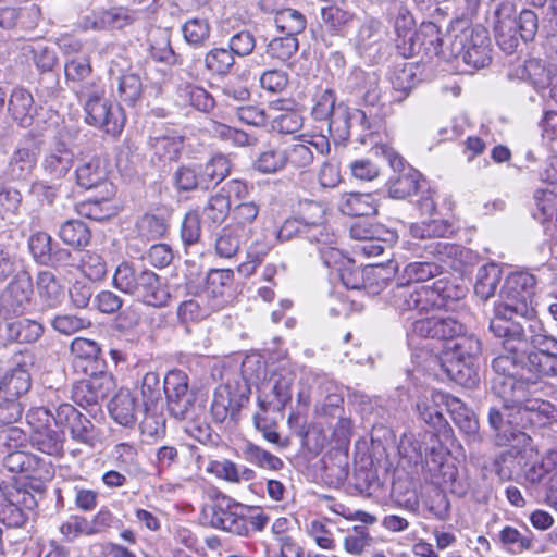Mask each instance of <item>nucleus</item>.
<instances>
[{
    "label": "nucleus",
    "instance_id": "obj_1",
    "mask_svg": "<svg viewBox=\"0 0 557 557\" xmlns=\"http://www.w3.org/2000/svg\"><path fill=\"white\" fill-rule=\"evenodd\" d=\"M535 278L532 274L518 272L508 275L500 288V300L494 307V315L490 320V331L500 339L505 350L492 363L502 379L525 376L532 371L525 357L529 346L524 324L535 318L532 307Z\"/></svg>",
    "mask_w": 557,
    "mask_h": 557
},
{
    "label": "nucleus",
    "instance_id": "obj_2",
    "mask_svg": "<svg viewBox=\"0 0 557 557\" xmlns=\"http://www.w3.org/2000/svg\"><path fill=\"white\" fill-rule=\"evenodd\" d=\"M493 29L499 48L507 54L517 51L520 40H533L537 30V16L531 10H522L516 17L515 0H491Z\"/></svg>",
    "mask_w": 557,
    "mask_h": 557
},
{
    "label": "nucleus",
    "instance_id": "obj_3",
    "mask_svg": "<svg viewBox=\"0 0 557 557\" xmlns=\"http://www.w3.org/2000/svg\"><path fill=\"white\" fill-rule=\"evenodd\" d=\"M113 285L137 301L153 308H163L171 299L169 285L163 277L146 268L136 269L128 262L117 265Z\"/></svg>",
    "mask_w": 557,
    "mask_h": 557
},
{
    "label": "nucleus",
    "instance_id": "obj_4",
    "mask_svg": "<svg viewBox=\"0 0 557 557\" xmlns=\"http://www.w3.org/2000/svg\"><path fill=\"white\" fill-rule=\"evenodd\" d=\"M448 52L445 60L460 58L473 70L483 69L492 62V47L487 30L484 27H467L457 34H448Z\"/></svg>",
    "mask_w": 557,
    "mask_h": 557
},
{
    "label": "nucleus",
    "instance_id": "obj_5",
    "mask_svg": "<svg viewBox=\"0 0 557 557\" xmlns=\"http://www.w3.org/2000/svg\"><path fill=\"white\" fill-rule=\"evenodd\" d=\"M336 94L335 90L330 87H318L312 96V109L311 115L317 121H323L327 123L329 136L333 139H347L348 122L349 120H359L364 129H369V133L364 136H381V123L372 125L368 120L364 111H357L351 117L343 116L339 119H332V114L335 109Z\"/></svg>",
    "mask_w": 557,
    "mask_h": 557
},
{
    "label": "nucleus",
    "instance_id": "obj_6",
    "mask_svg": "<svg viewBox=\"0 0 557 557\" xmlns=\"http://www.w3.org/2000/svg\"><path fill=\"white\" fill-rule=\"evenodd\" d=\"M37 507L35 496L14 479L0 482V522L22 528Z\"/></svg>",
    "mask_w": 557,
    "mask_h": 557
},
{
    "label": "nucleus",
    "instance_id": "obj_7",
    "mask_svg": "<svg viewBox=\"0 0 557 557\" xmlns=\"http://www.w3.org/2000/svg\"><path fill=\"white\" fill-rule=\"evenodd\" d=\"M250 386L240 376L227 380L220 384L213 392L211 403V416L218 423L224 422L227 418L235 420L242 407L248 403Z\"/></svg>",
    "mask_w": 557,
    "mask_h": 557
},
{
    "label": "nucleus",
    "instance_id": "obj_8",
    "mask_svg": "<svg viewBox=\"0 0 557 557\" xmlns=\"http://www.w3.org/2000/svg\"><path fill=\"white\" fill-rule=\"evenodd\" d=\"M372 151L375 156L385 158L395 172L387 182L388 194L392 198L405 199L418 191V172L410 168L405 170L404 159L394 148L387 143H381L376 144Z\"/></svg>",
    "mask_w": 557,
    "mask_h": 557
},
{
    "label": "nucleus",
    "instance_id": "obj_9",
    "mask_svg": "<svg viewBox=\"0 0 557 557\" xmlns=\"http://www.w3.org/2000/svg\"><path fill=\"white\" fill-rule=\"evenodd\" d=\"M33 287L30 274L18 271L0 292V317L8 319L25 314L30 307Z\"/></svg>",
    "mask_w": 557,
    "mask_h": 557
},
{
    "label": "nucleus",
    "instance_id": "obj_10",
    "mask_svg": "<svg viewBox=\"0 0 557 557\" xmlns=\"http://www.w3.org/2000/svg\"><path fill=\"white\" fill-rule=\"evenodd\" d=\"M448 49L449 40L441 36L440 28L432 22L422 23L414 33H410L406 47L398 45L399 52L406 58L424 53L428 57H440L445 60V52H448Z\"/></svg>",
    "mask_w": 557,
    "mask_h": 557
},
{
    "label": "nucleus",
    "instance_id": "obj_11",
    "mask_svg": "<svg viewBox=\"0 0 557 557\" xmlns=\"http://www.w3.org/2000/svg\"><path fill=\"white\" fill-rule=\"evenodd\" d=\"M356 30L349 42L361 57L374 60L386 45L387 29L374 17L356 18Z\"/></svg>",
    "mask_w": 557,
    "mask_h": 557
},
{
    "label": "nucleus",
    "instance_id": "obj_12",
    "mask_svg": "<svg viewBox=\"0 0 557 557\" xmlns=\"http://www.w3.org/2000/svg\"><path fill=\"white\" fill-rule=\"evenodd\" d=\"M541 377L543 375L530 371L525 376L502 379L495 382V388L503 400V409L515 411L513 414L520 416L527 404L534 400L531 397L530 386L536 384Z\"/></svg>",
    "mask_w": 557,
    "mask_h": 557
},
{
    "label": "nucleus",
    "instance_id": "obj_13",
    "mask_svg": "<svg viewBox=\"0 0 557 557\" xmlns=\"http://www.w3.org/2000/svg\"><path fill=\"white\" fill-rule=\"evenodd\" d=\"M339 280L347 289H364L368 294H379L386 286L382 267H355L350 260L337 268Z\"/></svg>",
    "mask_w": 557,
    "mask_h": 557
},
{
    "label": "nucleus",
    "instance_id": "obj_14",
    "mask_svg": "<svg viewBox=\"0 0 557 557\" xmlns=\"http://www.w3.org/2000/svg\"><path fill=\"white\" fill-rule=\"evenodd\" d=\"M297 219L305 227V238L312 244H335V234L326 225L325 209L315 201L300 202Z\"/></svg>",
    "mask_w": 557,
    "mask_h": 557
},
{
    "label": "nucleus",
    "instance_id": "obj_15",
    "mask_svg": "<svg viewBox=\"0 0 557 557\" xmlns=\"http://www.w3.org/2000/svg\"><path fill=\"white\" fill-rule=\"evenodd\" d=\"M163 392L171 414L176 419H186L195 400L189 391L187 374L182 370L168 372L163 381Z\"/></svg>",
    "mask_w": 557,
    "mask_h": 557
},
{
    "label": "nucleus",
    "instance_id": "obj_16",
    "mask_svg": "<svg viewBox=\"0 0 557 557\" xmlns=\"http://www.w3.org/2000/svg\"><path fill=\"white\" fill-rule=\"evenodd\" d=\"M433 294L429 290V285L417 283L397 284L391 292L388 301L400 313L417 311L419 313L428 312L432 309Z\"/></svg>",
    "mask_w": 557,
    "mask_h": 557
},
{
    "label": "nucleus",
    "instance_id": "obj_17",
    "mask_svg": "<svg viewBox=\"0 0 557 557\" xmlns=\"http://www.w3.org/2000/svg\"><path fill=\"white\" fill-rule=\"evenodd\" d=\"M55 425L69 429L71 437L82 444L92 446L96 441L94 423L71 404L64 403L55 408Z\"/></svg>",
    "mask_w": 557,
    "mask_h": 557
},
{
    "label": "nucleus",
    "instance_id": "obj_18",
    "mask_svg": "<svg viewBox=\"0 0 557 557\" xmlns=\"http://www.w3.org/2000/svg\"><path fill=\"white\" fill-rule=\"evenodd\" d=\"M114 387L112 375L100 371L76 382L72 387V399L81 407L97 405L104 400Z\"/></svg>",
    "mask_w": 557,
    "mask_h": 557
},
{
    "label": "nucleus",
    "instance_id": "obj_19",
    "mask_svg": "<svg viewBox=\"0 0 557 557\" xmlns=\"http://www.w3.org/2000/svg\"><path fill=\"white\" fill-rule=\"evenodd\" d=\"M232 499L222 496L220 503L205 507L203 516L209 519L212 528L236 534L239 536H248L249 529L246 517L237 515L231 510Z\"/></svg>",
    "mask_w": 557,
    "mask_h": 557
},
{
    "label": "nucleus",
    "instance_id": "obj_20",
    "mask_svg": "<svg viewBox=\"0 0 557 557\" xmlns=\"http://www.w3.org/2000/svg\"><path fill=\"white\" fill-rule=\"evenodd\" d=\"M465 332L463 323L451 315L417 320L411 326L413 335L453 342Z\"/></svg>",
    "mask_w": 557,
    "mask_h": 557
},
{
    "label": "nucleus",
    "instance_id": "obj_21",
    "mask_svg": "<svg viewBox=\"0 0 557 557\" xmlns=\"http://www.w3.org/2000/svg\"><path fill=\"white\" fill-rule=\"evenodd\" d=\"M398 450L400 456L407 459L409 463L421 465L430 472H435L437 468L443 467L442 453L434 447L428 453V448L423 446L422 441L412 433L404 434L400 437Z\"/></svg>",
    "mask_w": 557,
    "mask_h": 557
},
{
    "label": "nucleus",
    "instance_id": "obj_22",
    "mask_svg": "<svg viewBox=\"0 0 557 557\" xmlns=\"http://www.w3.org/2000/svg\"><path fill=\"white\" fill-rule=\"evenodd\" d=\"M535 351L525 355L532 371L543 375H554L557 369V339L546 335L534 337Z\"/></svg>",
    "mask_w": 557,
    "mask_h": 557
},
{
    "label": "nucleus",
    "instance_id": "obj_23",
    "mask_svg": "<svg viewBox=\"0 0 557 557\" xmlns=\"http://www.w3.org/2000/svg\"><path fill=\"white\" fill-rule=\"evenodd\" d=\"M86 121L88 124L97 126L110 136H119L124 127V119L121 116L120 110H112L109 101L103 99L84 106Z\"/></svg>",
    "mask_w": 557,
    "mask_h": 557
},
{
    "label": "nucleus",
    "instance_id": "obj_24",
    "mask_svg": "<svg viewBox=\"0 0 557 557\" xmlns=\"http://www.w3.org/2000/svg\"><path fill=\"white\" fill-rule=\"evenodd\" d=\"M109 412L112 419L120 425L132 428L137 423L138 416L145 407L128 389H120L109 403Z\"/></svg>",
    "mask_w": 557,
    "mask_h": 557
},
{
    "label": "nucleus",
    "instance_id": "obj_25",
    "mask_svg": "<svg viewBox=\"0 0 557 557\" xmlns=\"http://www.w3.org/2000/svg\"><path fill=\"white\" fill-rule=\"evenodd\" d=\"M44 333V326L29 319L0 323V346L9 343L30 344L37 342Z\"/></svg>",
    "mask_w": 557,
    "mask_h": 557
},
{
    "label": "nucleus",
    "instance_id": "obj_26",
    "mask_svg": "<svg viewBox=\"0 0 557 557\" xmlns=\"http://www.w3.org/2000/svg\"><path fill=\"white\" fill-rule=\"evenodd\" d=\"M453 396L443 392H432L430 397L419 398L417 401V411L419 417L437 432L447 431V421L445 420L441 407L448 410V400Z\"/></svg>",
    "mask_w": 557,
    "mask_h": 557
},
{
    "label": "nucleus",
    "instance_id": "obj_27",
    "mask_svg": "<svg viewBox=\"0 0 557 557\" xmlns=\"http://www.w3.org/2000/svg\"><path fill=\"white\" fill-rule=\"evenodd\" d=\"M20 50L22 55L32 61L35 67L41 73L53 71L59 63L55 49L42 38L24 41Z\"/></svg>",
    "mask_w": 557,
    "mask_h": 557
},
{
    "label": "nucleus",
    "instance_id": "obj_28",
    "mask_svg": "<svg viewBox=\"0 0 557 557\" xmlns=\"http://www.w3.org/2000/svg\"><path fill=\"white\" fill-rule=\"evenodd\" d=\"M556 177L557 171L553 165L541 173V180L543 183H546L547 186L539 188L535 191L534 199L536 203V212L534 213V218L540 220L542 223L550 221L557 212L555 193Z\"/></svg>",
    "mask_w": 557,
    "mask_h": 557
},
{
    "label": "nucleus",
    "instance_id": "obj_29",
    "mask_svg": "<svg viewBox=\"0 0 557 557\" xmlns=\"http://www.w3.org/2000/svg\"><path fill=\"white\" fill-rule=\"evenodd\" d=\"M295 375L292 371L285 368H280L274 371L269 377L268 382L263 385L264 391H269L273 396V400L267 401L272 411L281 412L287 403L292 399V386Z\"/></svg>",
    "mask_w": 557,
    "mask_h": 557
},
{
    "label": "nucleus",
    "instance_id": "obj_30",
    "mask_svg": "<svg viewBox=\"0 0 557 557\" xmlns=\"http://www.w3.org/2000/svg\"><path fill=\"white\" fill-rule=\"evenodd\" d=\"M524 69L536 91L543 98L554 99L556 65L546 64L540 59H531L527 61Z\"/></svg>",
    "mask_w": 557,
    "mask_h": 557
},
{
    "label": "nucleus",
    "instance_id": "obj_31",
    "mask_svg": "<svg viewBox=\"0 0 557 557\" xmlns=\"http://www.w3.org/2000/svg\"><path fill=\"white\" fill-rule=\"evenodd\" d=\"M555 407L548 401L534 398L527 404L521 414L509 413V423H513L522 429L528 425L544 426L552 423L554 419Z\"/></svg>",
    "mask_w": 557,
    "mask_h": 557
},
{
    "label": "nucleus",
    "instance_id": "obj_32",
    "mask_svg": "<svg viewBox=\"0 0 557 557\" xmlns=\"http://www.w3.org/2000/svg\"><path fill=\"white\" fill-rule=\"evenodd\" d=\"M234 280V273L230 269H212L207 274L203 296L210 301L211 309H220L226 302L225 292Z\"/></svg>",
    "mask_w": 557,
    "mask_h": 557
},
{
    "label": "nucleus",
    "instance_id": "obj_33",
    "mask_svg": "<svg viewBox=\"0 0 557 557\" xmlns=\"http://www.w3.org/2000/svg\"><path fill=\"white\" fill-rule=\"evenodd\" d=\"M348 87L356 91L367 106L374 107L381 100L379 77L375 73H367L361 69H354L348 77Z\"/></svg>",
    "mask_w": 557,
    "mask_h": 557
},
{
    "label": "nucleus",
    "instance_id": "obj_34",
    "mask_svg": "<svg viewBox=\"0 0 557 557\" xmlns=\"http://www.w3.org/2000/svg\"><path fill=\"white\" fill-rule=\"evenodd\" d=\"M474 360L444 355L443 368L450 380L465 387H473L479 381Z\"/></svg>",
    "mask_w": 557,
    "mask_h": 557
},
{
    "label": "nucleus",
    "instance_id": "obj_35",
    "mask_svg": "<svg viewBox=\"0 0 557 557\" xmlns=\"http://www.w3.org/2000/svg\"><path fill=\"white\" fill-rule=\"evenodd\" d=\"M8 111L18 125L29 126L36 113L32 94L25 88H14L8 101Z\"/></svg>",
    "mask_w": 557,
    "mask_h": 557
},
{
    "label": "nucleus",
    "instance_id": "obj_36",
    "mask_svg": "<svg viewBox=\"0 0 557 557\" xmlns=\"http://www.w3.org/2000/svg\"><path fill=\"white\" fill-rule=\"evenodd\" d=\"M32 385L30 374L18 366L8 372L0 380V397L2 399L18 400Z\"/></svg>",
    "mask_w": 557,
    "mask_h": 557
},
{
    "label": "nucleus",
    "instance_id": "obj_37",
    "mask_svg": "<svg viewBox=\"0 0 557 557\" xmlns=\"http://www.w3.org/2000/svg\"><path fill=\"white\" fill-rule=\"evenodd\" d=\"M36 287L38 297L46 307L57 308L63 302L64 287L52 272L40 271L36 277Z\"/></svg>",
    "mask_w": 557,
    "mask_h": 557
},
{
    "label": "nucleus",
    "instance_id": "obj_38",
    "mask_svg": "<svg viewBox=\"0 0 557 557\" xmlns=\"http://www.w3.org/2000/svg\"><path fill=\"white\" fill-rule=\"evenodd\" d=\"M449 401L448 412L455 425L465 433L469 441H480L479 422L475 414L459 398L453 396Z\"/></svg>",
    "mask_w": 557,
    "mask_h": 557
},
{
    "label": "nucleus",
    "instance_id": "obj_39",
    "mask_svg": "<svg viewBox=\"0 0 557 557\" xmlns=\"http://www.w3.org/2000/svg\"><path fill=\"white\" fill-rule=\"evenodd\" d=\"M354 13L335 5L321 8L322 26L332 35L345 36L348 28L355 25Z\"/></svg>",
    "mask_w": 557,
    "mask_h": 557
},
{
    "label": "nucleus",
    "instance_id": "obj_40",
    "mask_svg": "<svg viewBox=\"0 0 557 557\" xmlns=\"http://www.w3.org/2000/svg\"><path fill=\"white\" fill-rule=\"evenodd\" d=\"M429 290L433 294L432 309L445 308L455 309L453 305H457L465 296L466 289L446 280H437L432 285H429Z\"/></svg>",
    "mask_w": 557,
    "mask_h": 557
},
{
    "label": "nucleus",
    "instance_id": "obj_41",
    "mask_svg": "<svg viewBox=\"0 0 557 557\" xmlns=\"http://www.w3.org/2000/svg\"><path fill=\"white\" fill-rule=\"evenodd\" d=\"M339 210L351 216H368L376 214L377 201L372 194L348 193L341 197Z\"/></svg>",
    "mask_w": 557,
    "mask_h": 557
},
{
    "label": "nucleus",
    "instance_id": "obj_42",
    "mask_svg": "<svg viewBox=\"0 0 557 557\" xmlns=\"http://www.w3.org/2000/svg\"><path fill=\"white\" fill-rule=\"evenodd\" d=\"M259 410L253 414V424L256 429L262 434L263 438L271 444H274L278 448H286L288 446V440H283L277 429V422L269 417V408L267 400L259 398Z\"/></svg>",
    "mask_w": 557,
    "mask_h": 557
},
{
    "label": "nucleus",
    "instance_id": "obj_43",
    "mask_svg": "<svg viewBox=\"0 0 557 557\" xmlns=\"http://www.w3.org/2000/svg\"><path fill=\"white\" fill-rule=\"evenodd\" d=\"M230 226L235 228L240 236L249 238L253 233V223L259 214V206L253 201L237 205L231 213Z\"/></svg>",
    "mask_w": 557,
    "mask_h": 557
},
{
    "label": "nucleus",
    "instance_id": "obj_44",
    "mask_svg": "<svg viewBox=\"0 0 557 557\" xmlns=\"http://www.w3.org/2000/svg\"><path fill=\"white\" fill-rule=\"evenodd\" d=\"M502 278V270L494 263L485 264L479 268L476 281L474 284L475 295L483 301L488 300L495 295L497 286Z\"/></svg>",
    "mask_w": 557,
    "mask_h": 557
},
{
    "label": "nucleus",
    "instance_id": "obj_45",
    "mask_svg": "<svg viewBox=\"0 0 557 557\" xmlns=\"http://www.w3.org/2000/svg\"><path fill=\"white\" fill-rule=\"evenodd\" d=\"M33 447L49 456H57L63 448V436L49 426L36 428L29 436Z\"/></svg>",
    "mask_w": 557,
    "mask_h": 557
},
{
    "label": "nucleus",
    "instance_id": "obj_46",
    "mask_svg": "<svg viewBox=\"0 0 557 557\" xmlns=\"http://www.w3.org/2000/svg\"><path fill=\"white\" fill-rule=\"evenodd\" d=\"M418 65L414 63L398 64L391 73L389 81L393 89L400 94L399 100L408 96L410 90L420 82Z\"/></svg>",
    "mask_w": 557,
    "mask_h": 557
},
{
    "label": "nucleus",
    "instance_id": "obj_47",
    "mask_svg": "<svg viewBox=\"0 0 557 557\" xmlns=\"http://www.w3.org/2000/svg\"><path fill=\"white\" fill-rule=\"evenodd\" d=\"M349 235L352 239L358 240V244L369 239H381L385 242H396V232L385 227L382 224H373L369 221H358L351 224Z\"/></svg>",
    "mask_w": 557,
    "mask_h": 557
},
{
    "label": "nucleus",
    "instance_id": "obj_48",
    "mask_svg": "<svg viewBox=\"0 0 557 557\" xmlns=\"http://www.w3.org/2000/svg\"><path fill=\"white\" fill-rule=\"evenodd\" d=\"M73 158L74 153L65 141H54V147L46 157L44 166L49 173L61 177L71 169Z\"/></svg>",
    "mask_w": 557,
    "mask_h": 557
},
{
    "label": "nucleus",
    "instance_id": "obj_49",
    "mask_svg": "<svg viewBox=\"0 0 557 557\" xmlns=\"http://www.w3.org/2000/svg\"><path fill=\"white\" fill-rule=\"evenodd\" d=\"M231 172V162L223 154L213 156L202 168L200 174L201 189H209L221 183Z\"/></svg>",
    "mask_w": 557,
    "mask_h": 557
},
{
    "label": "nucleus",
    "instance_id": "obj_50",
    "mask_svg": "<svg viewBox=\"0 0 557 557\" xmlns=\"http://www.w3.org/2000/svg\"><path fill=\"white\" fill-rule=\"evenodd\" d=\"M76 178L77 183L86 189L106 184L107 170L103 161L99 157H94L84 162L76 170Z\"/></svg>",
    "mask_w": 557,
    "mask_h": 557
},
{
    "label": "nucleus",
    "instance_id": "obj_51",
    "mask_svg": "<svg viewBox=\"0 0 557 557\" xmlns=\"http://www.w3.org/2000/svg\"><path fill=\"white\" fill-rule=\"evenodd\" d=\"M58 235L65 245L74 249L87 246L91 237L87 225L79 220H69L62 223Z\"/></svg>",
    "mask_w": 557,
    "mask_h": 557
},
{
    "label": "nucleus",
    "instance_id": "obj_52",
    "mask_svg": "<svg viewBox=\"0 0 557 557\" xmlns=\"http://www.w3.org/2000/svg\"><path fill=\"white\" fill-rule=\"evenodd\" d=\"M243 457L246 461L267 470L278 471L284 467L281 458L252 442H247L243 447Z\"/></svg>",
    "mask_w": 557,
    "mask_h": 557
},
{
    "label": "nucleus",
    "instance_id": "obj_53",
    "mask_svg": "<svg viewBox=\"0 0 557 557\" xmlns=\"http://www.w3.org/2000/svg\"><path fill=\"white\" fill-rule=\"evenodd\" d=\"M274 22L282 34L293 37H297L302 33L307 25L305 15L292 8H284L278 11L274 17Z\"/></svg>",
    "mask_w": 557,
    "mask_h": 557
},
{
    "label": "nucleus",
    "instance_id": "obj_54",
    "mask_svg": "<svg viewBox=\"0 0 557 557\" xmlns=\"http://www.w3.org/2000/svg\"><path fill=\"white\" fill-rule=\"evenodd\" d=\"M136 230L140 238L156 240L166 234L169 222L164 216L146 213L137 220Z\"/></svg>",
    "mask_w": 557,
    "mask_h": 557
},
{
    "label": "nucleus",
    "instance_id": "obj_55",
    "mask_svg": "<svg viewBox=\"0 0 557 557\" xmlns=\"http://www.w3.org/2000/svg\"><path fill=\"white\" fill-rule=\"evenodd\" d=\"M410 235L413 238L426 239L447 237L453 234L454 228L446 220H429L421 223L411 224L409 227Z\"/></svg>",
    "mask_w": 557,
    "mask_h": 557
},
{
    "label": "nucleus",
    "instance_id": "obj_56",
    "mask_svg": "<svg viewBox=\"0 0 557 557\" xmlns=\"http://www.w3.org/2000/svg\"><path fill=\"white\" fill-rule=\"evenodd\" d=\"M246 239V236H240L235 228L227 224L216 236L215 251L221 258H233L237 255L242 243Z\"/></svg>",
    "mask_w": 557,
    "mask_h": 557
},
{
    "label": "nucleus",
    "instance_id": "obj_57",
    "mask_svg": "<svg viewBox=\"0 0 557 557\" xmlns=\"http://www.w3.org/2000/svg\"><path fill=\"white\" fill-rule=\"evenodd\" d=\"M36 164L34 152L25 148L15 151L9 165V175L14 181H26L30 177Z\"/></svg>",
    "mask_w": 557,
    "mask_h": 557
},
{
    "label": "nucleus",
    "instance_id": "obj_58",
    "mask_svg": "<svg viewBox=\"0 0 557 557\" xmlns=\"http://www.w3.org/2000/svg\"><path fill=\"white\" fill-rule=\"evenodd\" d=\"M447 349L445 355L476 361L481 352V342L474 335L462 333L455 338Z\"/></svg>",
    "mask_w": 557,
    "mask_h": 557
},
{
    "label": "nucleus",
    "instance_id": "obj_59",
    "mask_svg": "<svg viewBox=\"0 0 557 557\" xmlns=\"http://www.w3.org/2000/svg\"><path fill=\"white\" fill-rule=\"evenodd\" d=\"M143 84L139 75L126 73L117 78V95L120 101L127 106H135L140 99Z\"/></svg>",
    "mask_w": 557,
    "mask_h": 557
},
{
    "label": "nucleus",
    "instance_id": "obj_60",
    "mask_svg": "<svg viewBox=\"0 0 557 557\" xmlns=\"http://www.w3.org/2000/svg\"><path fill=\"white\" fill-rule=\"evenodd\" d=\"M234 63V54L227 48H213L205 57L207 70L216 75H227Z\"/></svg>",
    "mask_w": 557,
    "mask_h": 557
},
{
    "label": "nucleus",
    "instance_id": "obj_61",
    "mask_svg": "<svg viewBox=\"0 0 557 557\" xmlns=\"http://www.w3.org/2000/svg\"><path fill=\"white\" fill-rule=\"evenodd\" d=\"M418 249L422 250L420 257H434L442 262H446L449 259H457L462 253L461 246L442 240H430L423 246L418 247Z\"/></svg>",
    "mask_w": 557,
    "mask_h": 557
},
{
    "label": "nucleus",
    "instance_id": "obj_62",
    "mask_svg": "<svg viewBox=\"0 0 557 557\" xmlns=\"http://www.w3.org/2000/svg\"><path fill=\"white\" fill-rule=\"evenodd\" d=\"M22 206V194L11 187L0 189V216L9 223L14 224L18 218Z\"/></svg>",
    "mask_w": 557,
    "mask_h": 557
},
{
    "label": "nucleus",
    "instance_id": "obj_63",
    "mask_svg": "<svg viewBox=\"0 0 557 557\" xmlns=\"http://www.w3.org/2000/svg\"><path fill=\"white\" fill-rule=\"evenodd\" d=\"M2 462L3 466L13 473H28L33 471L38 463L35 456L23 449L7 451Z\"/></svg>",
    "mask_w": 557,
    "mask_h": 557
},
{
    "label": "nucleus",
    "instance_id": "obj_64",
    "mask_svg": "<svg viewBox=\"0 0 557 557\" xmlns=\"http://www.w3.org/2000/svg\"><path fill=\"white\" fill-rule=\"evenodd\" d=\"M185 40L195 47L202 46L210 37V26L205 18H190L183 25Z\"/></svg>",
    "mask_w": 557,
    "mask_h": 557
}]
</instances>
